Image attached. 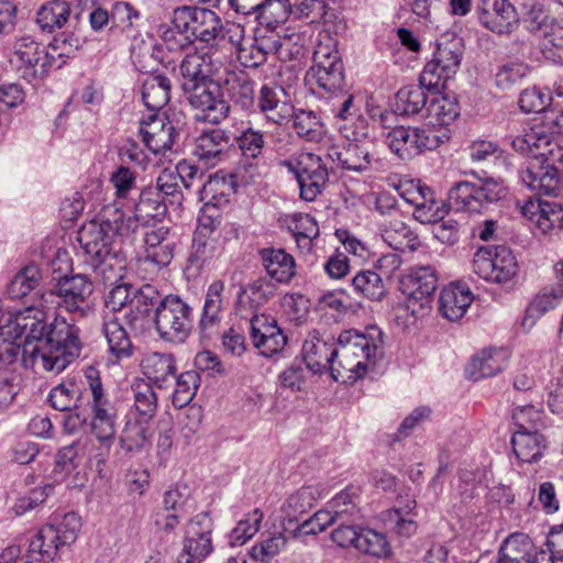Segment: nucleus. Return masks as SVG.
Masks as SVG:
<instances>
[{"label":"nucleus","instance_id":"1","mask_svg":"<svg viewBox=\"0 0 563 563\" xmlns=\"http://www.w3.org/2000/svg\"><path fill=\"white\" fill-rule=\"evenodd\" d=\"M129 233L124 213L120 209L104 211L100 221L85 223L78 232V241L93 265L114 267V277L121 278L125 269V262L118 255L111 254V244L115 236Z\"/></svg>","mask_w":563,"mask_h":563},{"label":"nucleus","instance_id":"2","mask_svg":"<svg viewBox=\"0 0 563 563\" xmlns=\"http://www.w3.org/2000/svg\"><path fill=\"white\" fill-rule=\"evenodd\" d=\"M37 342V354H41L43 367L56 374L76 360L81 350L77 330L58 318L42 327Z\"/></svg>","mask_w":563,"mask_h":563},{"label":"nucleus","instance_id":"3","mask_svg":"<svg viewBox=\"0 0 563 563\" xmlns=\"http://www.w3.org/2000/svg\"><path fill=\"white\" fill-rule=\"evenodd\" d=\"M516 152L537 162L527 167L523 180L532 189H541L542 176L547 175L544 164L555 156V145L551 142L550 134L541 122H537L528 129H522L512 140Z\"/></svg>","mask_w":563,"mask_h":563},{"label":"nucleus","instance_id":"4","mask_svg":"<svg viewBox=\"0 0 563 563\" xmlns=\"http://www.w3.org/2000/svg\"><path fill=\"white\" fill-rule=\"evenodd\" d=\"M288 144L277 148L278 164L292 172L300 185V195L307 201H313L328 181V168L319 155L301 152L295 158L290 157Z\"/></svg>","mask_w":563,"mask_h":563},{"label":"nucleus","instance_id":"5","mask_svg":"<svg viewBox=\"0 0 563 563\" xmlns=\"http://www.w3.org/2000/svg\"><path fill=\"white\" fill-rule=\"evenodd\" d=\"M437 288L438 278L430 266L410 269L399 282V289L406 298L401 309L415 321L430 308Z\"/></svg>","mask_w":563,"mask_h":563},{"label":"nucleus","instance_id":"6","mask_svg":"<svg viewBox=\"0 0 563 563\" xmlns=\"http://www.w3.org/2000/svg\"><path fill=\"white\" fill-rule=\"evenodd\" d=\"M154 295L150 285L136 290L132 285L121 284L110 290L106 306L113 312H122L130 323H134L150 313L155 303Z\"/></svg>","mask_w":563,"mask_h":563},{"label":"nucleus","instance_id":"7","mask_svg":"<svg viewBox=\"0 0 563 563\" xmlns=\"http://www.w3.org/2000/svg\"><path fill=\"white\" fill-rule=\"evenodd\" d=\"M173 24L187 37L194 36L206 43L217 40L223 30L222 21L216 12L188 5L175 9Z\"/></svg>","mask_w":563,"mask_h":563},{"label":"nucleus","instance_id":"8","mask_svg":"<svg viewBox=\"0 0 563 563\" xmlns=\"http://www.w3.org/2000/svg\"><path fill=\"white\" fill-rule=\"evenodd\" d=\"M183 90L189 103L199 111V117L212 124L223 121L230 112V106L223 98L221 86L211 79L187 84Z\"/></svg>","mask_w":563,"mask_h":563},{"label":"nucleus","instance_id":"9","mask_svg":"<svg viewBox=\"0 0 563 563\" xmlns=\"http://www.w3.org/2000/svg\"><path fill=\"white\" fill-rule=\"evenodd\" d=\"M13 340L4 338L3 331H0V358L11 363L22 351V362L25 367L35 366V316L15 314L13 327Z\"/></svg>","mask_w":563,"mask_h":563},{"label":"nucleus","instance_id":"10","mask_svg":"<svg viewBox=\"0 0 563 563\" xmlns=\"http://www.w3.org/2000/svg\"><path fill=\"white\" fill-rule=\"evenodd\" d=\"M473 267L481 278L496 283L508 282L517 273L515 255L504 246L481 247L474 255Z\"/></svg>","mask_w":563,"mask_h":563},{"label":"nucleus","instance_id":"11","mask_svg":"<svg viewBox=\"0 0 563 563\" xmlns=\"http://www.w3.org/2000/svg\"><path fill=\"white\" fill-rule=\"evenodd\" d=\"M156 328L169 341L181 339L189 329V307L177 296H167L156 309Z\"/></svg>","mask_w":563,"mask_h":563},{"label":"nucleus","instance_id":"12","mask_svg":"<svg viewBox=\"0 0 563 563\" xmlns=\"http://www.w3.org/2000/svg\"><path fill=\"white\" fill-rule=\"evenodd\" d=\"M251 336L255 347L265 356H273L284 350L287 336L272 316L261 313L251 319Z\"/></svg>","mask_w":563,"mask_h":563},{"label":"nucleus","instance_id":"13","mask_svg":"<svg viewBox=\"0 0 563 563\" xmlns=\"http://www.w3.org/2000/svg\"><path fill=\"white\" fill-rule=\"evenodd\" d=\"M282 45L273 32L256 35L239 44L238 59L242 66L256 68L266 62L267 55L278 54Z\"/></svg>","mask_w":563,"mask_h":563},{"label":"nucleus","instance_id":"14","mask_svg":"<svg viewBox=\"0 0 563 563\" xmlns=\"http://www.w3.org/2000/svg\"><path fill=\"white\" fill-rule=\"evenodd\" d=\"M211 551L212 540L210 525L191 520L187 525L180 563H200Z\"/></svg>","mask_w":563,"mask_h":563},{"label":"nucleus","instance_id":"15","mask_svg":"<svg viewBox=\"0 0 563 563\" xmlns=\"http://www.w3.org/2000/svg\"><path fill=\"white\" fill-rule=\"evenodd\" d=\"M479 19L493 32L509 33L518 22L515 7L508 0H482Z\"/></svg>","mask_w":563,"mask_h":563},{"label":"nucleus","instance_id":"16","mask_svg":"<svg viewBox=\"0 0 563 563\" xmlns=\"http://www.w3.org/2000/svg\"><path fill=\"white\" fill-rule=\"evenodd\" d=\"M369 360L371 357H366L363 353L356 355L349 349H335L331 365L332 376L343 384L353 383L365 375Z\"/></svg>","mask_w":563,"mask_h":563},{"label":"nucleus","instance_id":"17","mask_svg":"<svg viewBox=\"0 0 563 563\" xmlns=\"http://www.w3.org/2000/svg\"><path fill=\"white\" fill-rule=\"evenodd\" d=\"M521 212L541 233L562 227L563 209L556 203L529 200L521 207Z\"/></svg>","mask_w":563,"mask_h":563},{"label":"nucleus","instance_id":"18","mask_svg":"<svg viewBox=\"0 0 563 563\" xmlns=\"http://www.w3.org/2000/svg\"><path fill=\"white\" fill-rule=\"evenodd\" d=\"M141 134L145 146L155 154L169 150L174 143V126L165 115H151L143 122Z\"/></svg>","mask_w":563,"mask_h":563},{"label":"nucleus","instance_id":"19","mask_svg":"<svg viewBox=\"0 0 563 563\" xmlns=\"http://www.w3.org/2000/svg\"><path fill=\"white\" fill-rule=\"evenodd\" d=\"M260 256L266 273L277 283L287 284L296 275L295 258L283 249H263Z\"/></svg>","mask_w":563,"mask_h":563},{"label":"nucleus","instance_id":"20","mask_svg":"<svg viewBox=\"0 0 563 563\" xmlns=\"http://www.w3.org/2000/svg\"><path fill=\"white\" fill-rule=\"evenodd\" d=\"M264 135L260 131L247 129L238 137V144L242 152L243 161L240 163L239 173L253 178L257 170V159L264 148Z\"/></svg>","mask_w":563,"mask_h":563},{"label":"nucleus","instance_id":"21","mask_svg":"<svg viewBox=\"0 0 563 563\" xmlns=\"http://www.w3.org/2000/svg\"><path fill=\"white\" fill-rule=\"evenodd\" d=\"M473 301V295L467 286L451 284L441 291L440 308L449 320L462 318Z\"/></svg>","mask_w":563,"mask_h":563},{"label":"nucleus","instance_id":"22","mask_svg":"<svg viewBox=\"0 0 563 563\" xmlns=\"http://www.w3.org/2000/svg\"><path fill=\"white\" fill-rule=\"evenodd\" d=\"M380 333L377 328L367 329L366 333L356 330H344L338 338L336 349H349L353 354L363 353L366 357H375Z\"/></svg>","mask_w":563,"mask_h":563},{"label":"nucleus","instance_id":"23","mask_svg":"<svg viewBox=\"0 0 563 563\" xmlns=\"http://www.w3.org/2000/svg\"><path fill=\"white\" fill-rule=\"evenodd\" d=\"M537 553V548L529 536L512 533L499 550V563H532Z\"/></svg>","mask_w":563,"mask_h":563},{"label":"nucleus","instance_id":"24","mask_svg":"<svg viewBox=\"0 0 563 563\" xmlns=\"http://www.w3.org/2000/svg\"><path fill=\"white\" fill-rule=\"evenodd\" d=\"M511 443L516 457L525 463L539 461L547 448V440L538 430L516 431Z\"/></svg>","mask_w":563,"mask_h":563},{"label":"nucleus","instance_id":"25","mask_svg":"<svg viewBox=\"0 0 563 563\" xmlns=\"http://www.w3.org/2000/svg\"><path fill=\"white\" fill-rule=\"evenodd\" d=\"M506 354L499 350L484 349L476 353L466 366V375L473 380L493 376L500 372Z\"/></svg>","mask_w":563,"mask_h":563},{"label":"nucleus","instance_id":"26","mask_svg":"<svg viewBox=\"0 0 563 563\" xmlns=\"http://www.w3.org/2000/svg\"><path fill=\"white\" fill-rule=\"evenodd\" d=\"M35 267L27 265L23 267L12 279L8 292L14 300H20L25 305L23 313L24 316H33L34 303H35Z\"/></svg>","mask_w":563,"mask_h":563},{"label":"nucleus","instance_id":"27","mask_svg":"<svg viewBox=\"0 0 563 563\" xmlns=\"http://www.w3.org/2000/svg\"><path fill=\"white\" fill-rule=\"evenodd\" d=\"M183 87L212 78L214 64L208 53L196 51L185 56L180 65Z\"/></svg>","mask_w":563,"mask_h":563},{"label":"nucleus","instance_id":"28","mask_svg":"<svg viewBox=\"0 0 563 563\" xmlns=\"http://www.w3.org/2000/svg\"><path fill=\"white\" fill-rule=\"evenodd\" d=\"M229 137L219 129L202 132L196 140L195 154L206 164L220 161L228 152Z\"/></svg>","mask_w":563,"mask_h":563},{"label":"nucleus","instance_id":"29","mask_svg":"<svg viewBox=\"0 0 563 563\" xmlns=\"http://www.w3.org/2000/svg\"><path fill=\"white\" fill-rule=\"evenodd\" d=\"M303 361L307 367L313 373H322L331 369L335 349L328 342L311 338L305 341L302 346Z\"/></svg>","mask_w":563,"mask_h":563},{"label":"nucleus","instance_id":"30","mask_svg":"<svg viewBox=\"0 0 563 563\" xmlns=\"http://www.w3.org/2000/svg\"><path fill=\"white\" fill-rule=\"evenodd\" d=\"M389 147L400 157L410 155L415 148L430 147L429 135L426 131L409 129L405 126L394 128L387 136Z\"/></svg>","mask_w":563,"mask_h":563},{"label":"nucleus","instance_id":"31","mask_svg":"<svg viewBox=\"0 0 563 563\" xmlns=\"http://www.w3.org/2000/svg\"><path fill=\"white\" fill-rule=\"evenodd\" d=\"M92 432L100 441H109L115 434V408L104 398L92 401Z\"/></svg>","mask_w":563,"mask_h":563},{"label":"nucleus","instance_id":"32","mask_svg":"<svg viewBox=\"0 0 563 563\" xmlns=\"http://www.w3.org/2000/svg\"><path fill=\"white\" fill-rule=\"evenodd\" d=\"M170 98V81L162 75H150L143 82L142 99L150 110H161Z\"/></svg>","mask_w":563,"mask_h":563},{"label":"nucleus","instance_id":"33","mask_svg":"<svg viewBox=\"0 0 563 563\" xmlns=\"http://www.w3.org/2000/svg\"><path fill=\"white\" fill-rule=\"evenodd\" d=\"M57 295L71 308H77L92 294V284L82 275L64 277L57 284Z\"/></svg>","mask_w":563,"mask_h":563},{"label":"nucleus","instance_id":"34","mask_svg":"<svg viewBox=\"0 0 563 563\" xmlns=\"http://www.w3.org/2000/svg\"><path fill=\"white\" fill-rule=\"evenodd\" d=\"M278 92H284L282 88H272L264 86L260 93V108L267 113L269 120L277 124H282L292 117V108L278 98Z\"/></svg>","mask_w":563,"mask_h":563},{"label":"nucleus","instance_id":"35","mask_svg":"<svg viewBox=\"0 0 563 563\" xmlns=\"http://www.w3.org/2000/svg\"><path fill=\"white\" fill-rule=\"evenodd\" d=\"M478 194L481 192L476 184L461 181L450 190L449 202L456 210L466 211L468 213H479L484 209Z\"/></svg>","mask_w":563,"mask_h":563},{"label":"nucleus","instance_id":"36","mask_svg":"<svg viewBox=\"0 0 563 563\" xmlns=\"http://www.w3.org/2000/svg\"><path fill=\"white\" fill-rule=\"evenodd\" d=\"M144 375L154 383L163 384L175 376L176 367L170 354L153 353L142 361Z\"/></svg>","mask_w":563,"mask_h":563},{"label":"nucleus","instance_id":"37","mask_svg":"<svg viewBox=\"0 0 563 563\" xmlns=\"http://www.w3.org/2000/svg\"><path fill=\"white\" fill-rule=\"evenodd\" d=\"M385 241L395 250L416 251L421 246L420 239L401 221H389L385 228Z\"/></svg>","mask_w":563,"mask_h":563},{"label":"nucleus","instance_id":"38","mask_svg":"<svg viewBox=\"0 0 563 563\" xmlns=\"http://www.w3.org/2000/svg\"><path fill=\"white\" fill-rule=\"evenodd\" d=\"M70 8L64 0H52L42 4L37 12V24L43 30L52 32L56 27H62L68 20Z\"/></svg>","mask_w":563,"mask_h":563},{"label":"nucleus","instance_id":"39","mask_svg":"<svg viewBox=\"0 0 563 563\" xmlns=\"http://www.w3.org/2000/svg\"><path fill=\"white\" fill-rule=\"evenodd\" d=\"M166 213L159 192L153 188H145L135 206V218L139 221L148 222L157 220Z\"/></svg>","mask_w":563,"mask_h":563},{"label":"nucleus","instance_id":"40","mask_svg":"<svg viewBox=\"0 0 563 563\" xmlns=\"http://www.w3.org/2000/svg\"><path fill=\"white\" fill-rule=\"evenodd\" d=\"M449 213L446 203L437 199L434 192L429 188L424 191L423 199L416 207L413 216L422 223H437L444 220Z\"/></svg>","mask_w":563,"mask_h":563},{"label":"nucleus","instance_id":"41","mask_svg":"<svg viewBox=\"0 0 563 563\" xmlns=\"http://www.w3.org/2000/svg\"><path fill=\"white\" fill-rule=\"evenodd\" d=\"M288 228L292 232L298 245L309 250L312 241L319 235L317 221L307 213L290 217Z\"/></svg>","mask_w":563,"mask_h":563},{"label":"nucleus","instance_id":"42","mask_svg":"<svg viewBox=\"0 0 563 563\" xmlns=\"http://www.w3.org/2000/svg\"><path fill=\"white\" fill-rule=\"evenodd\" d=\"M352 285L356 291L373 301L382 300L386 294L382 276L377 272H358L353 277Z\"/></svg>","mask_w":563,"mask_h":563},{"label":"nucleus","instance_id":"43","mask_svg":"<svg viewBox=\"0 0 563 563\" xmlns=\"http://www.w3.org/2000/svg\"><path fill=\"white\" fill-rule=\"evenodd\" d=\"M310 77L317 85L327 90L333 91L341 87L343 73L341 63L313 64L310 68Z\"/></svg>","mask_w":563,"mask_h":563},{"label":"nucleus","instance_id":"44","mask_svg":"<svg viewBox=\"0 0 563 563\" xmlns=\"http://www.w3.org/2000/svg\"><path fill=\"white\" fill-rule=\"evenodd\" d=\"M459 114L457 102L446 96L434 98L429 108L430 122L433 126H449Z\"/></svg>","mask_w":563,"mask_h":563},{"label":"nucleus","instance_id":"45","mask_svg":"<svg viewBox=\"0 0 563 563\" xmlns=\"http://www.w3.org/2000/svg\"><path fill=\"white\" fill-rule=\"evenodd\" d=\"M556 296L552 294L538 295L528 306L522 325L530 330L538 324H543L548 312L554 307Z\"/></svg>","mask_w":563,"mask_h":563},{"label":"nucleus","instance_id":"46","mask_svg":"<svg viewBox=\"0 0 563 563\" xmlns=\"http://www.w3.org/2000/svg\"><path fill=\"white\" fill-rule=\"evenodd\" d=\"M104 334L109 349L118 358L126 357L132 353V343L125 329L117 321L110 320L104 324Z\"/></svg>","mask_w":563,"mask_h":563},{"label":"nucleus","instance_id":"47","mask_svg":"<svg viewBox=\"0 0 563 563\" xmlns=\"http://www.w3.org/2000/svg\"><path fill=\"white\" fill-rule=\"evenodd\" d=\"M356 550L377 558H387L391 553L386 536L372 529L361 531Z\"/></svg>","mask_w":563,"mask_h":563},{"label":"nucleus","instance_id":"48","mask_svg":"<svg viewBox=\"0 0 563 563\" xmlns=\"http://www.w3.org/2000/svg\"><path fill=\"white\" fill-rule=\"evenodd\" d=\"M14 59L23 77H35V41L32 36H23L15 43Z\"/></svg>","mask_w":563,"mask_h":563},{"label":"nucleus","instance_id":"49","mask_svg":"<svg viewBox=\"0 0 563 563\" xmlns=\"http://www.w3.org/2000/svg\"><path fill=\"white\" fill-rule=\"evenodd\" d=\"M294 129L300 137L318 142L323 136V125L310 111L300 110L294 114Z\"/></svg>","mask_w":563,"mask_h":563},{"label":"nucleus","instance_id":"50","mask_svg":"<svg viewBox=\"0 0 563 563\" xmlns=\"http://www.w3.org/2000/svg\"><path fill=\"white\" fill-rule=\"evenodd\" d=\"M152 433L150 422H144L143 419L137 418L126 423L122 431L121 441L129 450H134L142 448L152 437Z\"/></svg>","mask_w":563,"mask_h":563},{"label":"nucleus","instance_id":"51","mask_svg":"<svg viewBox=\"0 0 563 563\" xmlns=\"http://www.w3.org/2000/svg\"><path fill=\"white\" fill-rule=\"evenodd\" d=\"M135 410L144 422H151L157 409V398L153 388L144 382L135 385Z\"/></svg>","mask_w":563,"mask_h":563},{"label":"nucleus","instance_id":"52","mask_svg":"<svg viewBox=\"0 0 563 563\" xmlns=\"http://www.w3.org/2000/svg\"><path fill=\"white\" fill-rule=\"evenodd\" d=\"M426 101L427 97L420 87H404L396 95L397 109L404 114L418 113Z\"/></svg>","mask_w":563,"mask_h":563},{"label":"nucleus","instance_id":"53","mask_svg":"<svg viewBox=\"0 0 563 563\" xmlns=\"http://www.w3.org/2000/svg\"><path fill=\"white\" fill-rule=\"evenodd\" d=\"M285 544L286 539L282 533L274 534L253 545L250 550V556L255 562L269 563L280 553Z\"/></svg>","mask_w":563,"mask_h":563},{"label":"nucleus","instance_id":"54","mask_svg":"<svg viewBox=\"0 0 563 563\" xmlns=\"http://www.w3.org/2000/svg\"><path fill=\"white\" fill-rule=\"evenodd\" d=\"M198 374L194 371L181 373L176 383L173 394V404L176 407L183 408L194 398L198 388Z\"/></svg>","mask_w":563,"mask_h":563},{"label":"nucleus","instance_id":"55","mask_svg":"<svg viewBox=\"0 0 563 563\" xmlns=\"http://www.w3.org/2000/svg\"><path fill=\"white\" fill-rule=\"evenodd\" d=\"M232 184L225 177L213 175L203 184L201 189L202 199L213 203L227 201L232 194Z\"/></svg>","mask_w":563,"mask_h":563},{"label":"nucleus","instance_id":"56","mask_svg":"<svg viewBox=\"0 0 563 563\" xmlns=\"http://www.w3.org/2000/svg\"><path fill=\"white\" fill-rule=\"evenodd\" d=\"M223 291L224 283L221 280H216L209 286L203 308V322L213 323L218 319L222 308Z\"/></svg>","mask_w":563,"mask_h":563},{"label":"nucleus","instance_id":"57","mask_svg":"<svg viewBox=\"0 0 563 563\" xmlns=\"http://www.w3.org/2000/svg\"><path fill=\"white\" fill-rule=\"evenodd\" d=\"M550 104V98L537 87L526 88L519 98V107L526 113H539Z\"/></svg>","mask_w":563,"mask_h":563},{"label":"nucleus","instance_id":"58","mask_svg":"<svg viewBox=\"0 0 563 563\" xmlns=\"http://www.w3.org/2000/svg\"><path fill=\"white\" fill-rule=\"evenodd\" d=\"M257 18L268 26L279 24L287 19L288 10L282 0H262Z\"/></svg>","mask_w":563,"mask_h":563},{"label":"nucleus","instance_id":"59","mask_svg":"<svg viewBox=\"0 0 563 563\" xmlns=\"http://www.w3.org/2000/svg\"><path fill=\"white\" fill-rule=\"evenodd\" d=\"M512 419L518 427V431H533L542 424L543 412L534 406H521L514 410Z\"/></svg>","mask_w":563,"mask_h":563},{"label":"nucleus","instance_id":"60","mask_svg":"<svg viewBox=\"0 0 563 563\" xmlns=\"http://www.w3.org/2000/svg\"><path fill=\"white\" fill-rule=\"evenodd\" d=\"M528 71V65L521 62H508L496 73V84L501 88L511 87L526 77Z\"/></svg>","mask_w":563,"mask_h":563},{"label":"nucleus","instance_id":"61","mask_svg":"<svg viewBox=\"0 0 563 563\" xmlns=\"http://www.w3.org/2000/svg\"><path fill=\"white\" fill-rule=\"evenodd\" d=\"M318 306L321 310H332L338 313H346L353 310L350 296L343 289L322 295L318 300Z\"/></svg>","mask_w":563,"mask_h":563},{"label":"nucleus","instance_id":"62","mask_svg":"<svg viewBox=\"0 0 563 563\" xmlns=\"http://www.w3.org/2000/svg\"><path fill=\"white\" fill-rule=\"evenodd\" d=\"M357 499L358 492L352 487H349L332 498L331 507L335 516L355 515L358 512Z\"/></svg>","mask_w":563,"mask_h":563},{"label":"nucleus","instance_id":"63","mask_svg":"<svg viewBox=\"0 0 563 563\" xmlns=\"http://www.w3.org/2000/svg\"><path fill=\"white\" fill-rule=\"evenodd\" d=\"M289 9L301 16L316 21L324 16L327 4L323 0H287Z\"/></svg>","mask_w":563,"mask_h":563},{"label":"nucleus","instance_id":"64","mask_svg":"<svg viewBox=\"0 0 563 563\" xmlns=\"http://www.w3.org/2000/svg\"><path fill=\"white\" fill-rule=\"evenodd\" d=\"M451 76L444 68L435 65V62L431 59L428 62L420 75V82L422 86L429 89H438L444 86L446 79Z\"/></svg>","mask_w":563,"mask_h":563}]
</instances>
